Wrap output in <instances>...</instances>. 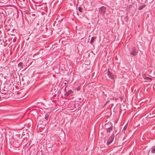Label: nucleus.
<instances>
[{
  "label": "nucleus",
  "instance_id": "16",
  "mask_svg": "<svg viewBox=\"0 0 155 155\" xmlns=\"http://www.w3.org/2000/svg\"><path fill=\"white\" fill-rule=\"evenodd\" d=\"M83 9V8H81V7H79V8H78V10H81V9Z\"/></svg>",
  "mask_w": 155,
  "mask_h": 155
},
{
  "label": "nucleus",
  "instance_id": "15",
  "mask_svg": "<svg viewBox=\"0 0 155 155\" xmlns=\"http://www.w3.org/2000/svg\"><path fill=\"white\" fill-rule=\"evenodd\" d=\"M80 87H77L76 88V89L77 91H79L80 90Z\"/></svg>",
  "mask_w": 155,
  "mask_h": 155
},
{
  "label": "nucleus",
  "instance_id": "14",
  "mask_svg": "<svg viewBox=\"0 0 155 155\" xmlns=\"http://www.w3.org/2000/svg\"><path fill=\"white\" fill-rule=\"evenodd\" d=\"M101 10H104L106 9V8L104 6H102L101 7Z\"/></svg>",
  "mask_w": 155,
  "mask_h": 155
},
{
  "label": "nucleus",
  "instance_id": "11",
  "mask_svg": "<svg viewBox=\"0 0 155 155\" xmlns=\"http://www.w3.org/2000/svg\"><path fill=\"white\" fill-rule=\"evenodd\" d=\"M155 152V147L153 148L151 151V152L152 153H154V152Z\"/></svg>",
  "mask_w": 155,
  "mask_h": 155
},
{
  "label": "nucleus",
  "instance_id": "20",
  "mask_svg": "<svg viewBox=\"0 0 155 155\" xmlns=\"http://www.w3.org/2000/svg\"><path fill=\"white\" fill-rule=\"evenodd\" d=\"M2 14H3V12H2Z\"/></svg>",
  "mask_w": 155,
  "mask_h": 155
},
{
  "label": "nucleus",
  "instance_id": "7",
  "mask_svg": "<svg viewBox=\"0 0 155 155\" xmlns=\"http://www.w3.org/2000/svg\"><path fill=\"white\" fill-rule=\"evenodd\" d=\"M96 38V37H92L91 38V39L90 42L91 44H92L94 41V40Z\"/></svg>",
  "mask_w": 155,
  "mask_h": 155
},
{
  "label": "nucleus",
  "instance_id": "1",
  "mask_svg": "<svg viewBox=\"0 0 155 155\" xmlns=\"http://www.w3.org/2000/svg\"><path fill=\"white\" fill-rule=\"evenodd\" d=\"M114 137V134H112L108 139L107 143V146L110 144L113 141Z\"/></svg>",
  "mask_w": 155,
  "mask_h": 155
},
{
  "label": "nucleus",
  "instance_id": "9",
  "mask_svg": "<svg viewBox=\"0 0 155 155\" xmlns=\"http://www.w3.org/2000/svg\"><path fill=\"white\" fill-rule=\"evenodd\" d=\"M49 115L48 114H45V119L46 121H48L49 120Z\"/></svg>",
  "mask_w": 155,
  "mask_h": 155
},
{
  "label": "nucleus",
  "instance_id": "12",
  "mask_svg": "<svg viewBox=\"0 0 155 155\" xmlns=\"http://www.w3.org/2000/svg\"><path fill=\"white\" fill-rule=\"evenodd\" d=\"M145 5H143L142 6H141L140 7V9L141 10L142 9H143L144 8V7H145Z\"/></svg>",
  "mask_w": 155,
  "mask_h": 155
},
{
  "label": "nucleus",
  "instance_id": "17",
  "mask_svg": "<svg viewBox=\"0 0 155 155\" xmlns=\"http://www.w3.org/2000/svg\"><path fill=\"white\" fill-rule=\"evenodd\" d=\"M79 12H78V14L79 12H82V10H79Z\"/></svg>",
  "mask_w": 155,
  "mask_h": 155
},
{
  "label": "nucleus",
  "instance_id": "5",
  "mask_svg": "<svg viewBox=\"0 0 155 155\" xmlns=\"http://www.w3.org/2000/svg\"><path fill=\"white\" fill-rule=\"evenodd\" d=\"M144 79L145 81L146 82H149L152 80V79L151 78L148 77H145L144 78Z\"/></svg>",
  "mask_w": 155,
  "mask_h": 155
},
{
  "label": "nucleus",
  "instance_id": "3",
  "mask_svg": "<svg viewBox=\"0 0 155 155\" xmlns=\"http://www.w3.org/2000/svg\"><path fill=\"white\" fill-rule=\"evenodd\" d=\"M107 75L109 76V77L111 79L113 80L114 79L113 74L110 71L109 69L108 70Z\"/></svg>",
  "mask_w": 155,
  "mask_h": 155
},
{
  "label": "nucleus",
  "instance_id": "19",
  "mask_svg": "<svg viewBox=\"0 0 155 155\" xmlns=\"http://www.w3.org/2000/svg\"><path fill=\"white\" fill-rule=\"evenodd\" d=\"M17 12L18 13V10H17Z\"/></svg>",
  "mask_w": 155,
  "mask_h": 155
},
{
  "label": "nucleus",
  "instance_id": "10",
  "mask_svg": "<svg viewBox=\"0 0 155 155\" xmlns=\"http://www.w3.org/2000/svg\"><path fill=\"white\" fill-rule=\"evenodd\" d=\"M18 67H20L21 68H23V64L22 62H20L18 64Z\"/></svg>",
  "mask_w": 155,
  "mask_h": 155
},
{
  "label": "nucleus",
  "instance_id": "2",
  "mask_svg": "<svg viewBox=\"0 0 155 155\" xmlns=\"http://www.w3.org/2000/svg\"><path fill=\"white\" fill-rule=\"evenodd\" d=\"M130 54L133 56H135L137 54L136 50L135 47L132 48L130 51Z\"/></svg>",
  "mask_w": 155,
  "mask_h": 155
},
{
  "label": "nucleus",
  "instance_id": "13",
  "mask_svg": "<svg viewBox=\"0 0 155 155\" xmlns=\"http://www.w3.org/2000/svg\"><path fill=\"white\" fill-rule=\"evenodd\" d=\"M127 128V125H126L124 127V128H123V130L122 131H123V130H125Z\"/></svg>",
  "mask_w": 155,
  "mask_h": 155
},
{
  "label": "nucleus",
  "instance_id": "8",
  "mask_svg": "<svg viewBox=\"0 0 155 155\" xmlns=\"http://www.w3.org/2000/svg\"><path fill=\"white\" fill-rule=\"evenodd\" d=\"M112 129V127H110L108 128H107V132H110Z\"/></svg>",
  "mask_w": 155,
  "mask_h": 155
},
{
  "label": "nucleus",
  "instance_id": "4",
  "mask_svg": "<svg viewBox=\"0 0 155 155\" xmlns=\"http://www.w3.org/2000/svg\"><path fill=\"white\" fill-rule=\"evenodd\" d=\"M73 93V91L71 90H69L65 94L64 96L66 97Z\"/></svg>",
  "mask_w": 155,
  "mask_h": 155
},
{
  "label": "nucleus",
  "instance_id": "21",
  "mask_svg": "<svg viewBox=\"0 0 155 155\" xmlns=\"http://www.w3.org/2000/svg\"><path fill=\"white\" fill-rule=\"evenodd\" d=\"M12 9H14V8H11Z\"/></svg>",
  "mask_w": 155,
  "mask_h": 155
},
{
  "label": "nucleus",
  "instance_id": "18",
  "mask_svg": "<svg viewBox=\"0 0 155 155\" xmlns=\"http://www.w3.org/2000/svg\"><path fill=\"white\" fill-rule=\"evenodd\" d=\"M65 81L66 82L64 83V84H67L68 83V81Z\"/></svg>",
  "mask_w": 155,
  "mask_h": 155
},
{
  "label": "nucleus",
  "instance_id": "6",
  "mask_svg": "<svg viewBox=\"0 0 155 155\" xmlns=\"http://www.w3.org/2000/svg\"><path fill=\"white\" fill-rule=\"evenodd\" d=\"M4 12H5L6 13V15L7 14V15H9L12 12V10H10L9 12L8 10H3Z\"/></svg>",
  "mask_w": 155,
  "mask_h": 155
}]
</instances>
